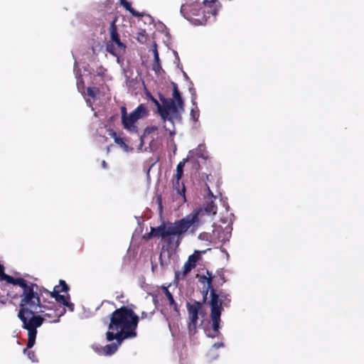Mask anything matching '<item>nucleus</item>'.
<instances>
[{"mask_svg":"<svg viewBox=\"0 0 364 364\" xmlns=\"http://www.w3.org/2000/svg\"><path fill=\"white\" fill-rule=\"evenodd\" d=\"M37 289V285L31 284V287L24 289L21 296V309L18 317L23 322V328L28 331L27 348H31L34 346L37 333L36 329L45 321V318H42L40 315H35L44 313L46 309L45 306L40 304Z\"/></svg>","mask_w":364,"mask_h":364,"instance_id":"nucleus-1","label":"nucleus"},{"mask_svg":"<svg viewBox=\"0 0 364 364\" xmlns=\"http://www.w3.org/2000/svg\"><path fill=\"white\" fill-rule=\"evenodd\" d=\"M198 215V212H193L173 223H163L156 228H151L150 235L161 237L168 245L174 243L178 247L186 232L194 234L199 228L200 223Z\"/></svg>","mask_w":364,"mask_h":364,"instance_id":"nucleus-2","label":"nucleus"},{"mask_svg":"<svg viewBox=\"0 0 364 364\" xmlns=\"http://www.w3.org/2000/svg\"><path fill=\"white\" fill-rule=\"evenodd\" d=\"M139 320V316L132 309L122 306L111 314L108 331L120 336V339L134 338L136 337Z\"/></svg>","mask_w":364,"mask_h":364,"instance_id":"nucleus-3","label":"nucleus"},{"mask_svg":"<svg viewBox=\"0 0 364 364\" xmlns=\"http://www.w3.org/2000/svg\"><path fill=\"white\" fill-rule=\"evenodd\" d=\"M149 99L156 105L161 120L165 124L164 129L169 132L171 136H173L176 134L174 121L181 119L180 111L183 109V101L177 87L174 85L173 99L162 98V105L151 95Z\"/></svg>","mask_w":364,"mask_h":364,"instance_id":"nucleus-4","label":"nucleus"},{"mask_svg":"<svg viewBox=\"0 0 364 364\" xmlns=\"http://www.w3.org/2000/svg\"><path fill=\"white\" fill-rule=\"evenodd\" d=\"M187 308L190 320L188 323V332L190 334L193 335L196 333L198 313L201 309V304L200 302L195 301L192 304H188Z\"/></svg>","mask_w":364,"mask_h":364,"instance_id":"nucleus-5","label":"nucleus"},{"mask_svg":"<svg viewBox=\"0 0 364 364\" xmlns=\"http://www.w3.org/2000/svg\"><path fill=\"white\" fill-rule=\"evenodd\" d=\"M218 304L215 301L213 304L212 312H210V318L212 320V331H208L207 336L210 338H215L220 334V316L218 311Z\"/></svg>","mask_w":364,"mask_h":364,"instance_id":"nucleus-6","label":"nucleus"},{"mask_svg":"<svg viewBox=\"0 0 364 364\" xmlns=\"http://www.w3.org/2000/svg\"><path fill=\"white\" fill-rule=\"evenodd\" d=\"M199 5L198 0H185L181 7V13L186 19H190L193 16L198 15Z\"/></svg>","mask_w":364,"mask_h":364,"instance_id":"nucleus-7","label":"nucleus"},{"mask_svg":"<svg viewBox=\"0 0 364 364\" xmlns=\"http://www.w3.org/2000/svg\"><path fill=\"white\" fill-rule=\"evenodd\" d=\"M106 338L108 341L115 340L114 343L108 344L103 348V353L106 355H111L114 354L117 351L118 347L121 346L122 342L125 340L124 338L119 339L121 338L120 336L114 334L112 331H107L106 333Z\"/></svg>","mask_w":364,"mask_h":364,"instance_id":"nucleus-8","label":"nucleus"},{"mask_svg":"<svg viewBox=\"0 0 364 364\" xmlns=\"http://www.w3.org/2000/svg\"><path fill=\"white\" fill-rule=\"evenodd\" d=\"M228 301L230 302V299H228V294L225 292L220 291L219 294H216L214 291V289H211L210 291V309L212 310L213 304L215 301L218 304V311L220 312V316L221 315V311L223 309L222 304L224 301Z\"/></svg>","mask_w":364,"mask_h":364,"instance_id":"nucleus-9","label":"nucleus"},{"mask_svg":"<svg viewBox=\"0 0 364 364\" xmlns=\"http://www.w3.org/2000/svg\"><path fill=\"white\" fill-rule=\"evenodd\" d=\"M231 230L232 228L230 226L225 227L224 230H223L221 228H215L213 230V235L215 236L217 234V236L213 238V240L215 243H217V242L225 243L230 240L231 236Z\"/></svg>","mask_w":364,"mask_h":364,"instance_id":"nucleus-10","label":"nucleus"},{"mask_svg":"<svg viewBox=\"0 0 364 364\" xmlns=\"http://www.w3.org/2000/svg\"><path fill=\"white\" fill-rule=\"evenodd\" d=\"M116 21L114 20L111 22L109 33H110V38L111 43L115 44L119 51H124L126 49V45L123 43L120 39L119 34L117 31V27L115 25Z\"/></svg>","mask_w":364,"mask_h":364,"instance_id":"nucleus-11","label":"nucleus"},{"mask_svg":"<svg viewBox=\"0 0 364 364\" xmlns=\"http://www.w3.org/2000/svg\"><path fill=\"white\" fill-rule=\"evenodd\" d=\"M138 121L133 116L129 114V116L123 121L122 125L125 130L130 134H139Z\"/></svg>","mask_w":364,"mask_h":364,"instance_id":"nucleus-12","label":"nucleus"},{"mask_svg":"<svg viewBox=\"0 0 364 364\" xmlns=\"http://www.w3.org/2000/svg\"><path fill=\"white\" fill-rule=\"evenodd\" d=\"M4 281H6V282L9 284H12L14 285H18L23 289V291L26 288H29L31 287V284L28 285L27 282L22 278H14L8 274H4Z\"/></svg>","mask_w":364,"mask_h":364,"instance_id":"nucleus-13","label":"nucleus"},{"mask_svg":"<svg viewBox=\"0 0 364 364\" xmlns=\"http://www.w3.org/2000/svg\"><path fill=\"white\" fill-rule=\"evenodd\" d=\"M129 114L137 120H139L149 114V110L146 106L141 104Z\"/></svg>","mask_w":364,"mask_h":364,"instance_id":"nucleus-14","label":"nucleus"},{"mask_svg":"<svg viewBox=\"0 0 364 364\" xmlns=\"http://www.w3.org/2000/svg\"><path fill=\"white\" fill-rule=\"evenodd\" d=\"M181 178H178V176H174L173 188L175 191H176L177 193L183 198V201H185L186 200V198H185L186 188L183 183L181 184V183H180Z\"/></svg>","mask_w":364,"mask_h":364,"instance_id":"nucleus-15","label":"nucleus"},{"mask_svg":"<svg viewBox=\"0 0 364 364\" xmlns=\"http://www.w3.org/2000/svg\"><path fill=\"white\" fill-rule=\"evenodd\" d=\"M194 155L202 159H205L207 156L205 146L203 144H200L196 149L189 151L188 157V159L192 158Z\"/></svg>","mask_w":364,"mask_h":364,"instance_id":"nucleus-16","label":"nucleus"},{"mask_svg":"<svg viewBox=\"0 0 364 364\" xmlns=\"http://www.w3.org/2000/svg\"><path fill=\"white\" fill-rule=\"evenodd\" d=\"M154 53V63L152 65V70L156 73H159L161 70H162L161 64H160V59L159 56V53L155 47L153 50Z\"/></svg>","mask_w":364,"mask_h":364,"instance_id":"nucleus-17","label":"nucleus"},{"mask_svg":"<svg viewBox=\"0 0 364 364\" xmlns=\"http://www.w3.org/2000/svg\"><path fill=\"white\" fill-rule=\"evenodd\" d=\"M156 130H158L157 126H149L144 129L143 135L140 136V146L139 148V149H141V147L143 146L144 138L145 137V136L149 135Z\"/></svg>","mask_w":364,"mask_h":364,"instance_id":"nucleus-18","label":"nucleus"},{"mask_svg":"<svg viewBox=\"0 0 364 364\" xmlns=\"http://www.w3.org/2000/svg\"><path fill=\"white\" fill-rule=\"evenodd\" d=\"M223 347V343H215L212 346V348L210 349L208 353L209 355L211 356V358L215 359L218 356V354L216 353V350L219 348Z\"/></svg>","mask_w":364,"mask_h":364,"instance_id":"nucleus-19","label":"nucleus"},{"mask_svg":"<svg viewBox=\"0 0 364 364\" xmlns=\"http://www.w3.org/2000/svg\"><path fill=\"white\" fill-rule=\"evenodd\" d=\"M188 157L183 159V161H180L176 166V174L175 176L181 178L183 173V168L186 161H188Z\"/></svg>","mask_w":364,"mask_h":364,"instance_id":"nucleus-20","label":"nucleus"},{"mask_svg":"<svg viewBox=\"0 0 364 364\" xmlns=\"http://www.w3.org/2000/svg\"><path fill=\"white\" fill-rule=\"evenodd\" d=\"M120 4L127 11H129L133 16H139V14L134 9H133L131 6V4L128 2L127 0H119Z\"/></svg>","mask_w":364,"mask_h":364,"instance_id":"nucleus-21","label":"nucleus"},{"mask_svg":"<svg viewBox=\"0 0 364 364\" xmlns=\"http://www.w3.org/2000/svg\"><path fill=\"white\" fill-rule=\"evenodd\" d=\"M205 212L210 215H213L216 213L217 206L215 205L213 201H210L207 204L205 208Z\"/></svg>","mask_w":364,"mask_h":364,"instance_id":"nucleus-22","label":"nucleus"},{"mask_svg":"<svg viewBox=\"0 0 364 364\" xmlns=\"http://www.w3.org/2000/svg\"><path fill=\"white\" fill-rule=\"evenodd\" d=\"M192 104L194 106V107H193L191 110V117L193 120L196 122L198 121L200 114L199 109L196 105V102L193 100H192Z\"/></svg>","mask_w":364,"mask_h":364,"instance_id":"nucleus-23","label":"nucleus"},{"mask_svg":"<svg viewBox=\"0 0 364 364\" xmlns=\"http://www.w3.org/2000/svg\"><path fill=\"white\" fill-rule=\"evenodd\" d=\"M52 296L54 297L58 302L62 304L64 306L68 301V299L64 295H61L58 292L53 293Z\"/></svg>","mask_w":364,"mask_h":364,"instance_id":"nucleus-24","label":"nucleus"},{"mask_svg":"<svg viewBox=\"0 0 364 364\" xmlns=\"http://www.w3.org/2000/svg\"><path fill=\"white\" fill-rule=\"evenodd\" d=\"M106 50L114 56H117V51L116 50L115 46L111 42H108L106 46Z\"/></svg>","mask_w":364,"mask_h":364,"instance_id":"nucleus-25","label":"nucleus"},{"mask_svg":"<svg viewBox=\"0 0 364 364\" xmlns=\"http://www.w3.org/2000/svg\"><path fill=\"white\" fill-rule=\"evenodd\" d=\"M200 259L199 252L196 251L193 255L188 257L189 260L193 265L196 266V262Z\"/></svg>","mask_w":364,"mask_h":364,"instance_id":"nucleus-26","label":"nucleus"},{"mask_svg":"<svg viewBox=\"0 0 364 364\" xmlns=\"http://www.w3.org/2000/svg\"><path fill=\"white\" fill-rule=\"evenodd\" d=\"M196 266L193 265L189 260H187L183 264V269L185 270V272H190L193 268Z\"/></svg>","mask_w":364,"mask_h":364,"instance_id":"nucleus-27","label":"nucleus"},{"mask_svg":"<svg viewBox=\"0 0 364 364\" xmlns=\"http://www.w3.org/2000/svg\"><path fill=\"white\" fill-rule=\"evenodd\" d=\"M188 272H185V270L182 269L181 271H177L175 273L176 279L178 280L183 279L187 275Z\"/></svg>","mask_w":364,"mask_h":364,"instance_id":"nucleus-28","label":"nucleus"},{"mask_svg":"<svg viewBox=\"0 0 364 364\" xmlns=\"http://www.w3.org/2000/svg\"><path fill=\"white\" fill-rule=\"evenodd\" d=\"M112 135V136H113V137H114V141H115L117 144H119V145H120V146H124V147H127V145L125 144V143L124 142L123 139H122V138H119V137H117V136H116V134H115V133H113Z\"/></svg>","mask_w":364,"mask_h":364,"instance_id":"nucleus-29","label":"nucleus"},{"mask_svg":"<svg viewBox=\"0 0 364 364\" xmlns=\"http://www.w3.org/2000/svg\"><path fill=\"white\" fill-rule=\"evenodd\" d=\"M120 110L122 114L121 119L122 122L129 116V114H127V109L124 106L121 107Z\"/></svg>","mask_w":364,"mask_h":364,"instance_id":"nucleus-30","label":"nucleus"},{"mask_svg":"<svg viewBox=\"0 0 364 364\" xmlns=\"http://www.w3.org/2000/svg\"><path fill=\"white\" fill-rule=\"evenodd\" d=\"M210 10L208 11V13H210L213 16L216 15L217 11L215 8H213V6L215 5L214 2H209L208 3Z\"/></svg>","mask_w":364,"mask_h":364,"instance_id":"nucleus-31","label":"nucleus"},{"mask_svg":"<svg viewBox=\"0 0 364 364\" xmlns=\"http://www.w3.org/2000/svg\"><path fill=\"white\" fill-rule=\"evenodd\" d=\"M97 92V90H95V88H91V87L87 88V95L92 98H95Z\"/></svg>","mask_w":364,"mask_h":364,"instance_id":"nucleus-32","label":"nucleus"},{"mask_svg":"<svg viewBox=\"0 0 364 364\" xmlns=\"http://www.w3.org/2000/svg\"><path fill=\"white\" fill-rule=\"evenodd\" d=\"M200 282H203V284L207 283L208 288H210V286H211V279L207 278L206 277L204 276V277H202L200 278Z\"/></svg>","mask_w":364,"mask_h":364,"instance_id":"nucleus-33","label":"nucleus"},{"mask_svg":"<svg viewBox=\"0 0 364 364\" xmlns=\"http://www.w3.org/2000/svg\"><path fill=\"white\" fill-rule=\"evenodd\" d=\"M164 292L168 301L172 300L173 299L171 293L168 291L167 287L164 288Z\"/></svg>","mask_w":364,"mask_h":364,"instance_id":"nucleus-34","label":"nucleus"},{"mask_svg":"<svg viewBox=\"0 0 364 364\" xmlns=\"http://www.w3.org/2000/svg\"><path fill=\"white\" fill-rule=\"evenodd\" d=\"M43 314L41 315V316L42 318H45V320H46V318H53V314H55V312H53V311H50V312H48V313H46V311H45Z\"/></svg>","mask_w":364,"mask_h":364,"instance_id":"nucleus-35","label":"nucleus"},{"mask_svg":"<svg viewBox=\"0 0 364 364\" xmlns=\"http://www.w3.org/2000/svg\"><path fill=\"white\" fill-rule=\"evenodd\" d=\"M169 304L173 307L175 311L178 312V304L176 303L173 299L169 301Z\"/></svg>","mask_w":364,"mask_h":364,"instance_id":"nucleus-36","label":"nucleus"},{"mask_svg":"<svg viewBox=\"0 0 364 364\" xmlns=\"http://www.w3.org/2000/svg\"><path fill=\"white\" fill-rule=\"evenodd\" d=\"M208 235L207 233H200L198 235V239L200 240H208Z\"/></svg>","mask_w":364,"mask_h":364,"instance_id":"nucleus-37","label":"nucleus"},{"mask_svg":"<svg viewBox=\"0 0 364 364\" xmlns=\"http://www.w3.org/2000/svg\"><path fill=\"white\" fill-rule=\"evenodd\" d=\"M60 282L62 284L61 291L67 292V291L68 290V286L65 284L64 281L60 280Z\"/></svg>","mask_w":364,"mask_h":364,"instance_id":"nucleus-38","label":"nucleus"},{"mask_svg":"<svg viewBox=\"0 0 364 364\" xmlns=\"http://www.w3.org/2000/svg\"><path fill=\"white\" fill-rule=\"evenodd\" d=\"M65 313V309L63 308L62 311H60V313L57 315V318L55 319L53 322L58 323L59 322L60 317L62 316Z\"/></svg>","mask_w":364,"mask_h":364,"instance_id":"nucleus-39","label":"nucleus"},{"mask_svg":"<svg viewBox=\"0 0 364 364\" xmlns=\"http://www.w3.org/2000/svg\"><path fill=\"white\" fill-rule=\"evenodd\" d=\"M4 267L2 264H0V279L1 280H4Z\"/></svg>","mask_w":364,"mask_h":364,"instance_id":"nucleus-40","label":"nucleus"},{"mask_svg":"<svg viewBox=\"0 0 364 364\" xmlns=\"http://www.w3.org/2000/svg\"><path fill=\"white\" fill-rule=\"evenodd\" d=\"M28 357L30 360H31L33 362H35V353L33 351H29L28 353Z\"/></svg>","mask_w":364,"mask_h":364,"instance_id":"nucleus-41","label":"nucleus"},{"mask_svg":"<svg viewBox=\"0 0 364 364\" xmlns=\"http://www.w3.org/2000/svg\"><path fill=\"white\" fill-rule=\"evenodd\" d=\"M65 306L68 307L70 311H74V304L73 303H70L69 301H68V303H66Z\"/></svg>","mask_w":364,"mask_h":364,"instance_id":"nucleus-42","label":"nucleus"},{"mask_svg":"<svg viewBox=\"0 0 364 364\" xmlns=\"http://www.w3.org/2000/svg\"><path fill=\"white\" fill-rule=\"evenodd\" d=\"M137 39L139 41L142 42L143 40L144 39V34H142L141 33H139V36H138Z\"/></svg>","mask_w":364,"mask_h":364,"instance_id":"nucleus-43","label":"nucleus"},{"mask_svg":"<svg viewBox=\"0 0 364 364\" xmlns=\"http://www.w3.org/2000/svg\"><path fill=\"white\" fill-rule=\"evenodd\" d=\"M75 75H76V78H77V85L78 88H80V85L82 82V80H80V79L78 78V76H77V75H78V74H77V73H76V74H75Z\"/></svg>","mask_w":364,"mask_h":364,"instance_id":"nucleus-44","label":"nucleus"},{"mask_svg":"<svg viewBox=\"0 0 364 364\" xmlns=\"http://www.w3.org/2000/svg\"><path fill=\"white\" fill-rule=\"evenodd\" d=\"M117 58V63L119 65H122V62L120 59V58L119 57V53H117V56H115Z\"/></svg>","mask_w":364,"mask_h":364,"instance_id":"nucleus-45","label":"nucleus"},{"mask_svg":"<svg viewBox=\"0 0 364 364\" xmlns=\"http://www.w3.org/2000/svg\"><path fill=\"white\" fill-rule=\"evenodd\" d=\"M102 166L103 168H106L107 167V164H106V162L105 161H102Z\"/></svg>","mask_w":364,"mask_h":364,"instance_id":"nucleus-46","label":"nucleus"},{"mask_svg":"<svg viewBox=\"0 0 364 364\" xmlns=\"http://www.w3.org/2000/svg\"><path fill=\"white\" fill-rule=\"evenodd\" d=\"M146 316V314L145 312H142L141 318H145Z\"/></svg>","mask_w":364,"mask_h":364,"instance_id":"nucleus-47","label":"nucleus"},{"mask_svg":"<svg viewBox=\"0 0 364 364\" xmlns=\"http://www.w3.org/2000/svg\"><path fill=\"white\" fill-rule=\"evenodd\" d=\"M208 192H209V194L213 196V193H212V192L210 191V190L209 188H208Z\"/></svg>","mask_w":364,"mask_h":364,"instance_id":"nucleus-48","label":"nucleus"}]
</instances>
